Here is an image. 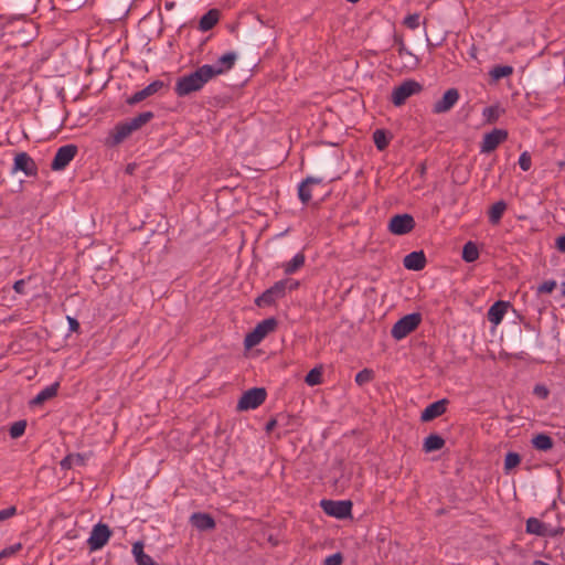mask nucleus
Returning <instances> with one entry per match:
<instances>
[{"instance_id": "obj_4", "label": "nucleus", "mask_w": 565, "mask_h": 565, "mask_svg": "<svg viewBox=\"0 0 565 565\" xmlns=\"http://www.w3.org/2000/svg\"><path fill=\"white\" fill-rule=\"evenodd\" d=\"M422 89L423 86L420 83L415 79H406L401 85L394 87L391 102L394 106L399 107L404 105L411 96L420 93Z\"/></svg>"}, {"instance_id": "obj_7", "label": "nucleus", "mask_w": 565, "mask_h": 565, "mask_svg": "<svg viewBox=\"0 0 565 565\" xmlns=\"http://www.w3.org/2000/svg\"><path fill=\"white\" fill-rule=\"evenodd\" d=\"M110 536L111 530L107 524L99 522L94 525L87 540L89 551L94 552L103 548L108 543Z\"/></svg>"}, {"instance_id": "obj_51", "label": "nucleus", "mask_w": 565, "mask_h": 565, "mask_svg": "<svg viewBox=\"0 0 565 565\" xmlns=\"http://www.w3.org/2000/svg\"><path fill=\"white\" fill-rule=\"evenodd\" d=\"M67 319H68V323H70V329L75 332L78 331L79 322L75 318L68 317Z\"/></svg>"}, {"instance_id": "obj_14", "label": "nucleus", "mask_w": 565, "mask_h": 565, "mask_svg": "<svg viewBox=\"0 0 565 565\" xmlns=\"http://www.w3.org/2000/svg\"><path fill=\"white\" fill-rule=\"evenodd\" d=\"M13 169L22 171L26 177H34L38 173L35 161L26 152H20L15 156Z\"/></svg>"}, {"instance_id": "obj_28", "label": "nucleus", "mask_w": 565, "mask_h": 565, "mask_svg": "<svg viewBox=\"0 0 565 565\" xmlns=\"http://www.w3.org/2000/svg\"><path fill=\"white\" fill-rule=\"evenodd\" d=\"M132 554L138 565H156L153 559L143 552L142 542H136L132 545Z\"/></svg>"}, {"instance_id": "obj_8", "label": "nucleus", "mask_w": 565, "mask_h": 565, "mask_svg": "<svg viewBox=\"0 0 565 565\" xmlns=\"http://www.w3.org/2000/svg\"><path fill=\"white\" fill-rule=\"evenodd\" d=\"M77 152L78 148L76 145L73 143L60 147L52 160L51 169L53 171L64 170L70 164V162L75 158Z\"/></svg>"}, {"instance_id": "obj_13", "label": "nucleus", "mask_w": 565, "mask_h": 565, "mask_svg": "<svg viewBox=\"0 0 565 565\" xmlns=\"http://www.w3.org/2000/svg\"><path fill=\"white\" fill-rule=\"evenodd\" d=\"M459 92L457 88H449L445 92L443 97L437 100L433 106L434 114H444L449 111L458 102Z\"/></svg>"}, {"instance_id": "obj_40", "label": "nucleus", "mask_w": 565, "mask_h": 565, "mask_svg": "<svg viewBox=\"0 0 565 565\" xmlns=\"http://www.w3.org/2000/svg\"><path fill=\"white\" fill-rule=\"evenodd\" d=\"M21 550H22L21 543H15L13 545H10L0 552V559L11 557V556L15 555L17 553H19Z\"/></svg>"}, {"instance_id": "obj_38", "label": "nucleus", "mask_w": 565, "mask_h": 565, "mask_svg": "<svg viewBox=\"0 0 565 565\" xmlns=\"http://www.w3.org/2000/svg\"><path fill=\"white\" fill-rule=\"evenodd\" d=\"M521 462V457L516 452H508L504 458V469L510 470Z\"/></svg>"}, {"instance_id": "obj_6", "label": "nucleus", "mask_w": 565, "mask_h": 565, "mask_svg": "<svg viewBox=\"0 0 565 565\" xmlns=\"http://www.w3.org/2000/svg\"><path fill=\"white\" fill-rule=\"evenodd\" d=\"M267 397V392L264 387H253L243 393L237 403V409L248 411L255 409L260 406Z\"/></svg>"}, {"instance_id": "obj_10", "label": "nucleus", "mask_w": 565, "mask_h": 565, "mask_svg": "<svg viewBox=\"0 0 565 565\" xmlns=\"http://www.w3.org/2000/svg\"><path fill=\"white\" fill-rule=\"evenodd\" d=\"M416 222L411 214H396L388 222V231L394 235H405L415 228Z\"/></svg>"}, {"instance_id": "obj_16", "label": "nucleus", "mask_w": 565, "mask_h": 565, "mask_svg": "<svg viewBox=\"0 0 565 565\" xmlns=\"http://www.w3.org/2000/svg\"><path fill=\"white\" fill-rule=\"evenodd\" d=\"M448 399L443 398L429 404L420 415L422 422H430L441 415H444L447 411Z\"/></svg>"}, {"instance_id": "obj_47", "label": "nucleus", "mask_w": 565, "mask_h": 565, "mask_svg": "<svg viewBox=\"0 0 565 565\" xmlns=\"http://www.w3.org/2000/svg\"><path fill=\"white\" fill-rule=\"evenodd\" d=\"M13 289L19 295H25V280L20 279L13 284Z\"/></svg>"}, {"instance_id": "obj_22", "label": "nucleus", "mask_w": 565, "mask_h": 565, "mask_svg": "<svg viewBox=\"0 0 565 565\" xmlns=\"http://www.w3.org/2000/svg\"><path fill=\"white\" fill-rule=\"evenodd\" d=\"M220 20V11L217 9L209 10L199 22V29L203 32L212 30Z\"/></svg>"}, {"instance_id": "obj_48", "label": "nucleus", "mask_w": 565, "mask_h": 565, "mask_svg": "<svg viewBox=\"0 0 565 565\" xmlns=\"http://www.w3.org/2000/svg\"><path fill=\"white\" fill-rule=\"evenodd\" d=\"M547 536L555 537L562 535L564 533V527L552 529L550 525L547 526Z\"/></svg>"}, {"instance_id": "obj_20", "label": "nucleus", "mask_w": 565, "mask_h": 565, "mask_svg": "<svg viewBox=\"0 0 565 565\" xmlns=\"http://www.w3.org/2000/svg\"><path fill=\"white\" fill-rule=\"evenodd\" d=\"M508 306L509 303L502 300L494 302L488 310V320L494 326H498L502 321Z\"/></svg>"}, {"instance_id": "obj_56", "label": "nucleus", "mask_w": 565, "mask_h": 565, "mask_svg": "<svg viewBox=\"0 0 565 565\" xmlns=\"http://www.w3.org/2000/svg\"><path fill=\"white\" fill-rule=\"evenodd\" d=\"M348 2H351V3H356L359 2L360 0H347Z\"/></svg>"}, {"instance_id": "obj_33", "label": "nucleus", "mask_w": 565, "mask_h": 565, "mask_svg": "<svg viewBox=\"0 0 565 565\" xmlns=\"http://www.w3.org/2000/svg\"><path fill=\"white\" fill-rule=\"evenodd\" d=\"M503 113L504 110L500 106L493 105L486 107L482 111V115L488 124H494Z\"/></svg>"}, {"instance_id": "obj_49", "label": "nucleus", "mask_w": 565, "mask_h": 565, "mask_svg": "<svg viewBox=\"0 0 565 565\" xmlns=\"http://www.w3.org/2000/svg\"><path fill=\"white\" fill-rule=\"evenodd\" d=\"M397 52H398L399 56H404V55L413 56V54L407 50V47L405 46L403 41H399Z\"/></svg>"}, {"instance_id": "obj_23", "label": "nucleus", "mask_w": 565, "mask_h": 565, "mask_svg": "<svg viewBox=\"0 0 565 565\" xmlns=\"http://www.w3.org/2000/svg\"><path fill=\"white\" fill-rule=\"evenodd\" d=\"M445 444L446 441L441 436L437 434H430L424 440L423 450L427 454L437 451L444 448Z\"/></svg>"}, {"instance_id": "obj_45", "label": "nucleus", "mask_w": 565, "mask_h": 565, "mask_svg": "<svg viewBox=\"0 0 565 565\" xmlns=\"http://www.w3.org/2000/svg\"><path fill=\"white\" fill-rule=\"evenodd\" d=\"M533 393L541 399H546L550 395V391L545 385L537 384L534 386Z\"/></svg>"}, {"instance_id": "obj_36", "label": "nucleus", "mask_w": 565, "mask_h": 565, "mask_svg": "<svg viewBox=\"0 0 565 565\" xmlns=\"http://www.w3.org/2000/svg\"><path fill=\"white\" fill-rule=\"evenodd\" d=\"M374 380V371L371 369H363L355 375V383L363 386Z\"/></svg>"}, {"instance_id": "obj_54", "label": "nucleus", "mask_w": 565, "mask_h": 565, "mask_svg": "<svg viewBox=\"0 0 565 565\" xmlns=\"http://www.w3.org/2000/svg\"><path fill=\"white\" fill-rule=\"evenodd\" d=\"M532 565H551V564H548L544 561H541V559H535Z\"/></svg>"}, {"instance_id": "obj_12", "label": "nucleus", "mask_w": 565, "mask_h": 565, "mask_svg": "<svg viewBox=\"0 0 565 565\" xmlns=\"http://www.w3.org/2000/svg\"><path fill=\"white\" fill-rule=\"evenodd\" d=\"M508 139V131L504 129H493L483 136L481 152L489 153Z\"/></svg>"}, {"instance_id": "obj_15", "label": "nucleus", "mask_w": 565, "mask_h": 565, "mask_svg": "<svg viewBox=\"0 0 565 565\" xmlns=\"http://www.w3.org/2000/svg\"><path fill=\"white\" fill-rule=\"evenodd\" d=\"M164 86L166 85H164V83L162 81H160V79L153 81L152 83L147 85L145 88H142L141 90L136 92L132 96H130L127 99V103L129 105H136V104L145 100L146 98L154 95L156 93H158Z\"/></svg>"}, {"instance_id": "obj_35", "label": "nucleus", "mask_w": 565, "mask_h": 565, "mask_svg": "<svg viewBox=\"0 0 565 565\" xmlns=\"http://www.w3.org/2000/svg\"><path fill=\"white\" fill-rule=\"evenodd\" d=\"M305 382L309 386L319 385L322 382V372L321 369L313 367L308 372V374L305 377Z\"/></svg>"}, {"instance_id": "obj_19", "label": "nucleus", "mask_w": 565, "mask_h": 565, "mask_svg": "<svg viewBox=\"0 0 565 565\" xmlns=\"http://www.w3.org/2000/svg\"><path fill=\"white\" fill-rule=\"evenodd\" d=\"M237 55L234 52H227L223 54L216 62L215 65H212L213 76L216 77L221 74L233 68L236 62Z\"/></svg>"}, {"instance_id": "obj_50", "label": "nucleus", "mask_w": 565, "mask_h": 565, "mask_svg": "<svg viewBox=\"0 0 565 565\" xmlns=\"http://www.w3.org/2000/svg\"><path fill=\"white\" fill-rule=\"evenodd\" d=\"M555 246L559 252L565 253V235L556 238Z\"/></svg>"}, {"instance_id": "obj_2", "label": "nucleus", "mask_w": 565, "mask_h": 565, "mask_svg": "<svg viewBox=\"0 0 565 565\" xmlns=\"http://www.w3.org/2000/svg\"><path fill=\"white\" fill-rule=\"evenodd\" d=\"M298 287L299 282L296 280L289 278L278 280L255 299V305L259 308L273 306L286 296L287 290L292 291Z\"/></svg>"}, {"instance_id": "obj_25", "label": "nucleus", "mask_w": 565, "mask_h": 565, "mask_svg": "<svg viewBox=\"0 0 565 565\" xmlns=\"http://www.w3.org/2000/svg\"><path fill=\"white\" fill-rule=\"evenodd\" d=\"M547 524L536 518H530L526 521V532L537 536H547Z\"/></svg>"}, {"instance_id": "obj_31", "label": "nucleus", "mask_w": 565, "mask_h": 565, "mask_svg": "<svg viewBox=\"0 0 565 565\" xmlns=\"http://www.w3.org/2000/svg\"><path fill=\"white\" fill-rule=\"evenodd\" d=\"M513 72L514 68L511 65H495L490 70L489 75L493 81L498 82L503 77L512 75Z\"/></svg>"}, {"instance_id": "obj_43", "label": "nucleus", "mask_w": 565, "mask_h": 565, "mask_svg": "<svg viewBox=\"0 0 565 565\" xmlns=\"http://www.w3.org/2000/svg\"><path fill=\"white\" fill-rule=\"evenodd\" d=\"M343 555L338 552L324 558L323 565H342Z\"/></svg>"}, {"instance_id": "obj_55", "label": "nucleus", "mask_w": 565, "mask_h": 565, "mask_svg": "<svg viewBox=\"0 0 565 565\" xmlns=\"http://www.w3.org/2000/svg\"><path fill=\"white\" fill-rule=\"evenodd\" d=\"M562 295L565 297V281L562 284Z\"/></svg>"}, {"instance_id": "obj_11", "label": "nucleus", "mask_w": 565, "mask_h": 565, "mask_svg": "<svg viewBox=\"0 0 565 565\" xmlns=\"http://www.w3.org/2000/svg\"><path fill=\"white\" fill-rule=\"evenodd\" d=\"M132 132L134 129L128 120L119 122L109 131L105 139V145L107 147H116L127 139Z\"/></svg>"}, {"instance_id": "obj_39", "label": "nucleus", "mask_w": 565, "mask_h": 565, "mask_svg": "<svg viewBox=\"0 0 565 565\" xmlns=\"http://www.w3.org/2000/svg\"><path fill=\"white\" fill-rule=\"evenodd\" d=\"M298 196L303 204H307L312 198L309 185L305 182H301L298 186Z\"/></svg>"}, {"instance_id": "obj_46", "label": "nucleus", "mask_w": 565, "mask_h": 565, "mask_svg": "<svg viewBox=\"0 0 565 565\" xmlns=\"http://www.w3.org/2000/svg\"><path fill=\"white\" fill-rule=\"evenodd\" d=\"M17 514V507L11 505L4 510L0 511V522L6 521Z\"/></svg>"}, {"instance_id": "obj_37", "label": "nucleus", "mask_w": 565, "mask_h": 565, "mask_svg": "<svg viewBox=\"0 0 565 565\" xmlns=\"http://www.w3.org/2000/svg\"><path fill=\"white\" fill-rule=\"evenodd\" d=\"M26 428V422L25 420H18L13 423L9 429V434L11 438H19L21 437Z\"/></svg>"}, {"instance_id": "obj_17", "label": "nucleus", "mask_w": 565, "mask_h": 565, "mask_svg": "<svg viewBox=\"0 0 565 565\" xmlns=\"http://www.w3.org/2000/svg\"><path fill=\"white\" fill-rule=\"evenodd\" d=\"M190 523L199 531H211L216 526L213 516L204 512H195L190 516Z\"/></svg>"}, {"instance_id": "obj_18", "label": "nucleus", "mask_w": 565, "mask_h": 565, "mask_svg": "<svg viewBox=\"0 0 565 565\" xmlns=\"http://www.w3.org/2000/svg\"><path fill=\"white\" fill-rule=\"evenodd\" d=\"M426 263H427L426 256L423 250L412 252V253L407 254L403 260L404 267L406 269L415 270V271L424 269L426 266Z\"/></svg>"}, {"instance_id": "obj_44", "label": "nucleus", "mask_w": 565, "mask_h": 565, "mask_svg": "<svg viewBox=\"0 0 565 565\" xmlns=\"http://www.w3.org/2000/svg\"><path fill=\"white\" fill-rule=\"evenodd\" d=\"M556 287L555 280H546L543 284H541L537 288V291L540 294H551Z\"/></svg>"}, {"instance_id": "obj_24", "label": "nucleus", "mask_w": 565, "mask_h": 565, "mask_svg": "<svg viewBox=\"0 0 565 565\" xmlns=\"http://www.w3.org/2000/svg\"><path fill=\"white\" fill-rule=\"evenodd\" d=\"M532 446L536 449V450H540V451H548L553 448L554 446V440L553 438L547 435V434H544V433H541V434H537L535 435L532 440Z\"/></svg>"}, {"instance_id": "obj_52", "label": "nucleus", "mask_w": 565, "mask_h": 565, "mask_svg": "<svg viewBox=\"0 0 565 565\" xmlns=\"http://www.w3.org/2000/svg\"><path fill=\"white\" fill-rule=\"evenodd\" d=\"M302 182H305L306 184H308L309 186L312 185V184H319L322 182V179H319V178H315V177H308L306 178Z\"/></svg>"}, {"instance_id": "obj_32", "label": "nucleus", "mask_w": 565, "mask_h": 565, "mask_svg": "<svg viewBox=\"0 0 565 565\" xmlns=\"http://www.w3.org/2000/svg\"><path fill=\"white\" fill-rule=\"evenodd\" d=\"M154 117L152 111H143L134 118L128 119L134 131L140 129L142 126L148 124Z\"/></svg>"}, {"instance_id": "obj_1", "label": "nucleus", "mask_w": 565, "mask_h": 565, "mask_svg": "<svg viewBox=\"0 0 565 565\" xmlns=\"http://www.w3.org/2000/svg\"><path fill=\"white\" fill-rule=\"evenodd\" d=\"M213 76L212 65L204 64L194 72L179 77L175 82L174 93L179 97H185L201 90Z\"/></svg>"}, {"instance_id": "obj_9", "label": "nucleus", "mask_w": 565, "mask_h": 565, "mask_svg": "<svg viewBox=\"0 0 565 565\" xmlns=\"http://www.w3.org/2000/svg\"><path fill=\"white\" fill-rule=\"evenodd\" d=\"M320 504L323 512L330 516H334L340 520L351 516L352 502L349 500H322Z\"/></svg>"}, {"instance_id": "obj_42", "label": "nucleus", "mask_w": 565, "mask_h": 565, "mask_svg": "<svg viewBox=\"0 0 565 565\" xmlns=\"http://www.w3.org/2000/svg\"><path fill=\"white\" fill-rule=\"evenodd\" d=\"M519 166L523 171H529L532 167V159L527 151H524L520 154Z\"/></svg>"}, {"instance_id": "obj_21", "label": "nucleus", "mask_w": 565, "mask_h": 565, "mask_svg": "<svg viewBox=\"0 0 565 565\" xmlns=\"http://www.w3.org/2000/svg\"><path fill=\"white\" fill-rule=\"evenodd\" d=\"M58 387H60L58 382H55V383L46 386L33 399H31L30 405L39 406V405H42L44 402L53 398L54 396H56Z\"/></svg>"}, {"instance_id": "obj_53", "label": "nucleus", "mask_w": 565, "mask_h": 565, "mask_svg": "<svg viewBox=\"0 0 565 565\" xmlns=\"http://www.w3.org/2000/svg\"><path fill=\"white\" fill-rule=\"evenodd\" d=\"M277 425V420L275 418H271L267 424H266V427H265V430L267 433H270Z\"/></svg>"}, {"instance_id": "obj_27", "label": "nucleus", "mask_w": 565, "mask_h": 565, "mask_svg": "<svg viewBox=\"0 0 565 565\" xmlns=\"http://www.w3.org/2000/svg\"><path fill=\"white\" fill-rule=\"evenodd\" d=\"M505 210L507 203L503 200L495 202L489 210V222L493 225L499 224Z\"/></svg>"}, {"instance_id": "obj_29", "label": "nucleus", "mask_w": 565, "mask_h": 565, "mask_svg": "<svg viewBox=\"0 0 565 565\" xmlns=\"http://www.w3.org/2000/svg\"><path fill=\"white\" fill-rule=\"evenodd\" d=\"M306 257L302 253L296 254L291 260L282 265L286 275H291L299 270L305 265Z\"/></svg>"}, {"instance_id": "obj_41", "label": "nucleus", "mask_w": 565, "mask_h": 565, "mask_svg": "<svg viewBox=\"0 0 565 565\" xmlns=\"http://www.w3.org/2000/svg\"><path fill=\"white\" fill-rule=\"evenodd\" d=\"M420 15L418 13L408 14L405 17L403 23L411 30H416L419 26Z\"/></svg>"}, {"instance_id": "obj_26", "label": "nucleus", "mask_w": 565, "mask_h": 565, "mask_svg": "<svg viewBox=\"0 0 565 565\" xmlns=\"http://www.w3.org/2000/svg\"><path fill=\"white\" fill-rule=\"evenodd\" d=\"M86 463V456L83 454H70L66 457H64L60 466L63 470H68L73 468L74 466H85Z\"/></svg>"}, {"instance_id": "obj_34", "label": "nucleus", "mask_w": 565, "mask_h": 565, "mask_svg": "<svg viewBox=\"0 0 565 565\" xmlns=\"http://www.w3.org/2000/svg\"><path fill=\"white\" fill-rule=\"evenodd\" d=\"M373 141L379 150H384L387 148L390 143V139L385 132V130L376 129L373 132Z\"/></svg>"}, {"instance_id": "obj_5", "label": "nucleus", "mask_w": 565, "mask_h": 565, "mask_svg": "<svg viewBox=\"0 0 565 565\" xmlns=\"http://www.w3.org/2000/svg\"><path fill=\"white\" fill-rule=\"evenodd\" d=\"M420 322V313L406 315L394 323L391 334L395 340H402L416 330Z\"/></svg>"}, {"instance_id": "obj_30", "label": "nucleus", "mask_w": 565, "mask_h": 565, "mask_svg": "<svg viewBox=\"0 0 565 565\" xmlns=\"http://www.w3.org/2000/svg\"><path fill=\"white\" fill-rule=\"evenodd\" d=\"M479 258V249L476 243L469 241L463 245L462 259L467 263H473Z\"/></svg>"}, {"instance_id": "obj_3", "label": "nucleus", "mask_w": 565, "mask_h": 565, "mask_svg": "<svg viewBox=\"0 0 565 565\" xmlns=\"http://www.w3.org/2000/svg\"><path fill=\"white\" fill-rule=\"evenodd\" d=\"M278 326L276 318H267L256 324L255 329L247 333L244 340V344L247 349H250L263 341L265 337L274 332Z\"/></svg>"}]
</instances>
